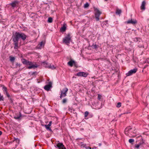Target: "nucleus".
<instances>
[{
  "instance_id": "1",
  "label": "nucleus",
  "mask_w": 149,
  "mask_h": 149,
  "mask_svg": "<svg viewBox=\"0 0 149 149\" xmlns=\"http://www.w3.org/2000/svg\"><path fill=\"white\" fill-rule=\"evenodd\" d=\"M27 37L24 33H22L16 32L15 33H13L12 39L14 42L15 49H17L18 47V41L20 39L24 41L26 39Z\"/></svg>"
},
{
  "instance_id": "2",
  "label": "nucleus",
  "mask_w": 149,
  "mask_h": 149,
  "mask_svg": "<svg viewBox=\"0 0 149 149\" xmlns=\"http://www.w3.org/2000/svg\"><path fill=\"white\" fill-rule=\"evenodd\" d=\"M22 62L24 65H29V66L27 67V68L29 69H31L32 68H37L38 66V65L36 63H32L31 62L29 61L24 58H23L22 59Z\"/></svg>"
},
{
  "instance_id": "3",
  "label": "nucleus",
  "mask_w": 149,
  "mask_h": 149,
  "mask_svg": "<svg viewBox=\"0 0 149 149\" xmlns=\"http://www.w3.org/2000/svg\"><path fill=\"white\" fill-rule=\"evenodd\" d=\"M71 40V37H70V34L68 33L66 36L64 38L63 40V42L66 44L68 45Z\"/></svg>"
},
{
  "instance_id": "4",
  "label": "nucleus",
  "mask_w": 149,
  "mask_h": 149,
  "mask_svg": "<svg viewBox=\"0 0 149 149\" xmlns=\"http://www.w3.org/2000/svg\"><path fill=\"white\" fill-rule=\"evenodd\" d=\"M95 13V18L96 21H98L99 20V17L101 14V12L97 8H94Z\"/></svg>"
},
{
  "instance_id": "5",
  "label": "nucleus",
  "mask_w": 149,
  "mask_h": 149,
  "mask_svg": "<svg viewBox=\"0 0 149 149\" xmlns=\"http://www.w3.org/2000/svg\"><path fill=\"white\" fill-rule=\"evenodd\" d=\"M137 70V68H134L130 70L126 74L127 76H129L132 75L133 74L135 73Z\"/></svg>"
},
{
  "instance_id": "6",
  "label": "nucleus",
  "mask_w": 149,
  "mask_h": 149,
  "mask_svg": "<svg viewBox=\"0 0 149 149\" xmlns=\"http://www.w3.org/2000/svg\"><path fill=\"white\" fill-rule=\"evenodd\" d=\"M19 2V1H17V0H15L12 3H10V5L13 8H14L18 5Z\"/></svg>"
},
{
  "instance_id": "7",
  "label": "nucleus",
  "mask_w": 149,
  "mask_h": 149,
  "mask_svg": "<svg viewBox=\"0 0 149 149\" xmlns=\"http://www.w3.org/2000/svg\"><path fill=\"white\" fill-rule=\"evenodd\" d=\"M52 82H49L48 84L45 85L44 87V89L47 91H49L50 88L52 87Z\"/></svg>"
},
{
  "instance_id": "8",
  "label": "nucleus",
  "mask_w": 149,
  "mask_h": 149,
  "mask_svg": "<svg viewBox=\"0 0 149 149\" xmlns=\"http://www.w3.org/2000/svg\"><path fill=\"white\" fill-rule=\"evenodd\" d=\"M88 74L87 73L85 72H79L77 73L76 75L78 76H82L84 77H87V76L88 75Z\"/></svg>"
},
{
  "instance_id": "9",
  "label": "nucleus",
  "mask_w": 149,
  "mask_h": 149,
  "mask_svg": "<svg viewBox=\"0 0 149 149\" xmlns=\"http://www.w3.org/2000/svg\"><path fill=\"white\" fill-rule=\"evenodd\" d=\"M132 129V128L130 127H126L125 131V134L127 136H129V134L131 132L130 131Z\"/></svg>"
},
{
  "instance_id": "10",
  "label": "nucleus",
  "mask_w": 149,
  "mask_h": 149,
  "mask_svg": "<svg viewBox=\"0 0 149 149\" xmlns=\"http://www.w3.org/2000/svg\"><path fill=\"white\" fill-rule=\"evenodd\" d=\"M57 146L59 149H66L62 143H59L57 145Z\"/></svg>"
},
{
  "instance_id": "11",
  "label": "nucleus",
  "mask_w": 149,
  "mask_h": 149,
  "mask_svg": "<svg viewBox=\"0 0 149 149\" xmlns=\"http://www.w3.org/2000/svg\"><path fill=\"white\" fill-rule=\"evenodd\" d=\"M146 2L145 1L142 2L141 5V9L142 10H144L145 9Z\"/></svg>"
},
{
  "instance_id": "12",
  "label": "nucleus",
  "mask_w": 149,
  "mask_h": 149,
  "mask_svg": "<svg viewBox=\"0 0 149 149\" xmlns=\"http://www.w3.org/2000/svg\"><path fill=\"white\" fill-rule=\"evenodd\" d=\"M127 24H136L137 22V21L136 20H135L133 21L132 19L131 20H129L127 22Z\"/></svg>"
},
{
  "instance_id": "13",
  "label": "nucleus",
  "mask_w": 149,
  "mask_h": 149,
  "mask_svg": "<svg viewBox=\"0 0 149 149\" xmlns=\"http://www.w3.org/2000/svg\"><path fill=\"white\" fill-rule=\"evenodd\" d=\"M75 63V61L71 59L70 60L68 63V64L71 67H72L73 65V63Z\"/></svg>"
},
{
  "instance_id": "14",
  "label": "nucleus",
  "mask_w": 149,
  "mask_h": 149,
  "mask_svg": "<svg viewBox=\"0 0 149 149\" xmlns=\"http://www.w3.org/2000/svg\"><path fill=\"white\" fill-rule=\"evenodd\" d=\"M66 24H63V26L61 27L60 29V30L61 32H65L66 29Z\"/></svg>"
},
{
  "instance_id": "15",
  "label": "nucleus",
  "mask_w": 149,
  "mask_h": 149,
  "mask_svg": "<svg viewBox=\"0 0 149 149\" xmlns=\"http://www.w3.org/2000/svg\"><path fill=\"white\" fill-rule=\"evenodd\" d=\"M19 116H18L17 115H16L14 117V118L15 119L18 120L20 119V118L22 117V115L20 112H19Z\"/></svg>"
},
{
  "instance_id": "16",
  "label": "nucleus",
  "mask_w": 149,
  "mask_h": 149,
  "mask_svg": "<svg viewBox=\"0 0 149 149\" xmlns=\"http://www.w3.org/2000/svg\"><path fill=\"white\" fill-rule=\"evenodd\" d=\"M142 40L141 39L139 38L136 37L134 38V41L136 42H140Z\"/></svg>"
},
{
  "instance_id": "17",
  "label": "nucleus",
  "mask_w": 149,
  "mask_h": 149,
  "mask_svg": "<svg viewBox=\"0 0 149 149\" xmlns=\"http://www.w3.org/2000/svg\"><path fill=\"white\" fill-rule=\"evenodd\" d=\"M122 12L121 10L117 8L116 9V13L117 15H120Z\"/></svg>"
},
{
  "instance_id": "18",
  "label": "nucleus",
  "mask_w": 149,
  "mask_h": 149,
  "mask_svg": "<svg viewBox=\"0 0 149 149\" xmlns=\"http://www.w3.org/2000/svg\"><path fill=\"white\" fill-rule=\"evenodd\" d=\"M68 91V89L65 88H63L62 90L61 91V92L63 93H67V91Z\"/></svg>"
},
{
  "instance_id": "19",
  "label": "nucleus",
  "mask_w": 149,
  "mask_h": 149,
  "mask_svg": "<svg viewBox=\"0 0 149 149\" xmlns=\"http://www.w3.org/2000/svg\"><path fill=\"white\" fill-rule=\"evenodd\" d=\"M66 93H63L61 92L60 98L61 99L62 97H64L66 96Z\"/></svg>"
},
{
  "instance_id": "20",
  "label": "nucleus",
  "mask_w": 149,
  "mask_h": 149,
  "mask_svg": "<svg viewBox=\"0 0 149 149\" xmlns=\"http://www.w3.org/2000/svg\"><path fill=\"white\" fill-rule=\"evenodd\" d=\"M9 58L10 61L12 63H13L15 59V58L14 57L10 56Z\"/></svg>"
},
{
  "instance_id": "21",
  "label": "nucleus",
  "mask_w": 149,
  "mask_h": 149,
  "mask_svg": "<svg viewBox=\"0 0 149 149\" xmlns=\"http://www.w3.org/2000/svg\"><path fill=\"white\" fill-rule=\"evenodd\" d=\"M144 143L143 141H142V143H139L138 144H136L135 145V147L136 148L138 149L140 146L141 145V144H143Z\"/></svg>"
},
{
  "instance_id": "22",
  "label": "nucleus",
  "mask_w": 149,
  "mask_h": 149,
  "mask_svg": "<svg viewBox=\"0 0 149 149\" xmlns=\"http://www.w3.org/2000/svg\"><path fill=\"white\" fill-rule=\"evenodd\" d=\"M98 47V45H97L96 44H93L91 46V47L95 49H96Z\"/></svg>"
},
{
  "instance_id": "23",
  "label": "nucleus",
  "mask_w": 149,
  "mask_h": 149,
  "mask_svg": "<svg viewBox=\"0 0 149 149\" xmlns=\"http://www.w3.org/2000/svg\"><path fill=\"white\" fill-rule=\"evenodd\" d=\"M29 73L32 75L35 76L37 75V72L36 71L33 72H29Z\"/></svg>"
},
{
  "instance_id": "24",
  "label": "nucleus",
  "mask_w": 149,
  "mask_h": 149,
  "mask_svg": "<svg viewBox=\"0 0 149 149\" xmlns=\"http://www.w3.org/2000/svg\"><path fill=\"white\" fill-rule=\"evenodd\" d=\"M4 100V98L3 97V95H1V94L0 93V101H3Z\"/></svg>"
},
{
  "instance_id": "25",
  "label": "nucleus",
  "mask_w": 149,
  "mask_h": 149,
  "mask_svg": "<svg viewBox=\"0 0 149 149\" xmlns=\"http://www.w3.org/2000/svg\"><path fill=\"white\" fill-rule=\"evenodd\" d=\"M134 142V140L133 139H130L129 140V142L131 143L132 144H133V143Z\"/></svg>"
},
{
  "instance_id": "26",
  "label": "nucleus",
  "mask_w": 149,
  "mask_h": 149,
  "mask_svg": "<svg viewBox=\"0 0 149 149\" xmlns=\"http://www.w3.org/2000/svg\"><path fill=\"white\" fill-rule=\"evenodd\" d=\"M52 22V18L51 17H49L48 18V22L49 23H51Z\"/></svg>"
},
{
  "instance_id": "27",
  "label": "nucleus",
  "mask_w": 149,
  "mask_h": 149,
  "mask_svg": "<svg viewBox=\"0 0 149 149\" xmlns=\"http://www.w3.org/2000/svg\"><path fill=\"white\" fill-rule=\"evenodd\" d=\"M43 45V41H42L40 42V43L38 45V46L39 45V46L38 47L39 48H41L42 47V45Z\"/></svg>"
},
{
  "instance_id": "28",
  "label": "nucleus",
  "mask_w": 149,
  "mask_h": 149,
  "mask_svg": "<svg viewBox=\"0 0 149 149\" xmlns=\"http://www.w3.org/2000/svg\"><path fill=\"white\" fill-rule=\"evenodd\" d=\"M14 141H16V142L19 143V140L18 138H14Z\"/></svg>"
},
{
  "instance_id": "29",
  "label": "nucleus",
  "mask_w": 149,
  "mask_h": 149,
  "mask_svg": "<svg viewBox=\"0 0 149 149\" xmlns=\"http://www.w3.org/2000/svg\"><path fill=\"white\" fill-rule=\"evenodd\" d=\"M67 99L66 98H64L62 101V103L63 104H65L67 102Z\"/></svg>"
},
{
  "instance_id": "30",
  "label": "nucleus",
  "mask_w": 149,
  "mask_h": 149,
  "mask_svg": "<svg viewBox=\"0 0 149 149\" xmlns=\"http://www.w3.org/2000/svg\"><path fill=\"white\" fill-rule=\"evenodd\" d=\"M3 91L4 92L6 93V92H7V89L6 87L4 86L3 87Z\"/></svg>"
},
{
  "instance_id": "31",
  "label": "nucleus",
  "mask_w": 149,
  "mask_h": 149,
  "mask_svg": "<svg viewBox=\"0 0 149 149\" xmlns=\"http://www.w3.org/2000/svg\"><path fill=\"white\" fill-rule=\"evenodd\" d=\"M89 6V4L88 3H86L84 5V8H86L88 7Z\"/></svg>"
},
{
  "instance_id": "32",
  "label": "nucleus",
  "mask_w": 149,
  "mask_h": 149,
  "mask_svg": "<svg viewBox=\"0 0 149 149\" xmlns=\"http://www.w3.org/2000/svg\"><path fill=\"white\" fill-rule=\"evenodd\" d=\"M121 103L120 102H119L117 103V107L119 108L121 106Z\"/></svg>"
},
{
  "instance_id": "33",
  "label": "nucleus",
  "mask_w": 149,
  "mask_h": 149,
  "mask_svg": "<svg viewBox=\"0 0 149 149\" xmlns=\"http://www.w3.org/2000/svg\"><path fill=\"white\" fill-rule=\"evenodd\" d=\"M88 111H86L84 113L85 117H86L88 115Z\"/></svg>"
},
{
  "instance_id": "34",
  "label": "nucleus",
  "mask_w": 149,
  "mask_h": 149,
  "mask_svg": "<svg viewBox=\"0 0 149 149\" xmlns=\"http://www.w3.org/2000/svg\"><path fill=\"white\" fill-rule=\"evenodd\" d=\"M45 126L47 130H48L50 128V126H48L47 125H45Z\"/></svg>"
},
{
  "instance_id": "35",
  "label": "nucleus",
  "mask_w": 149,
  "mask_h": 149,
  "mask_svg": "<svg viewBox=\"0 0 149 149\" xmlns=\"http://www.w3.org/2000/svg\"><path fill=\"white\" fill-rule=\"evenodd\" d=\"M49 68H51L52 69H54L55 68L54 67V65H50L49 66Z\"/></svg>"
},
{
  "instance_id": "36",
  "label": "nucleus",
  "mask_w": 149,
  "mask_h": 149,
  "mask_svg": "<svg viewBox=\"0 0 149 149\" xmlns=\"http://www.w3.org/2000/svg\"><path fill=\"white\" fill-rule=\"evenodd\" d=\"M6 95L8 97V98H9L10 97V95L7 92H6Z\"/></svg>"
},
{
  "instance_id": "37",
  "label": "nucleus",
  "mask_w": 149,
  "mask_h": 149,
  "mask_svg": "<svg viewBox=\"0 0 149 149\" xmlns=\"http://www.w3.org/2000/svg\"><path fill=\"white\" fill-rule=\"evenodd\" d=\"M73 65L75 67H77V63L76 62H75V63H73Z\"/></svg>"
},
{
  "instance_id": "38",
  "label": "nucleus",
  "mask_w": 149,
  "mask_h": 149,
  "mask_svg": "<svg viewBox=\"0 0 149 149\" xmlns=\"http://www.w3.org/2000/svg\"><path fill=\"white\" fill-rule=\"evenodd\" d=\"M21 65V64L19 63H17L16 64V67L17 68L18 66H19V67H20Z\"/></svg>"
},
{
  "instance_id": "39",
  "label": "nucleus",
  "mask_w": 149,
  "mask_h": 149,
  "mask_svg": "<svg viewBox=\"0 0 149 149\" xmlns=\"http://www.w3.org/2000/svg\"><path fill=\"white\" fill-rule=\"evenodd\" d=\"M101 95L100 94L98 95V96L97 97V99L98 100H100L101 99Z\"/></svg>"
},
{
  "instance_id": "40",
  "label": "nucleus",
  "mask_w": 149,
  "mask_h": 149,
  "mask_svg": "<svg viewBox=\"0 0 149 149\" xmlns=\"http://www.w3.org/2000/svg\"><path fill=\"white\" fill-rule=\"evenodd\" d=\"M9 99L10 100V102L11 103H13V100L10 97L9 98Z\"/></svg>"
},
{
  "instance_id": "41",
  "label": "nucleus",
  "mask_w": 149,
  "mask_h": 149,
  "mask_svg": "<svg viewBox=\"0 0 149 149\" xmlns=\"http://www.w3.org/2000/svg\"><path fill=\"white\" fill-rule=\"evenodd\" d=\"M81 146L84 148H86V144H82Z\"/></svg>"
},
{
  "instance_id": "42",
  "label": "nucleus",
  "mask_w": 149,
  "mask_h": 149,
  "mask_svg": "<svg viewBox=\"0 0 149 149\" xmlns=\"http://www.w3.org/2000/svg\"><path fill=\"white\" fill-rule=\"evenodd\" d=\"M52 121H50L49 122V124L48 125H48V126H50L52 125Z\"/></svg>"
},
{
  "instance_id": "43",
  "label": "nucleus",
  "mask_w": 149,
  "mask_h": 149,
  "mask_svg": "<svg viewBox=\"0 0 149 149\" xmlns=\"http://www.w3.org/2000/svg\"><path fill=\"white\" fill-rule=\"evenodd\" d=\"M48 130H49L50 132H53L52 130H51V129L50 128Z\"/></svg>"
},
{
  "instance_id": "44",
  "label": "nucleus",
  "mask_w": 149,
  "mask_h": 149,
  "mask_svg": "<svg viewBox=\"0 0 149 149\" xmlns=\"http://www.w3.org/2000/svg\"><path fill=\"white\" fill-rule=\"evenodd\" d=\"M138 137L140 138L141 139H142V137L141 136H138Z\"/></svg>"
},
{
  "instance_id": "45",
  "label": "nucleus",
  "mask_w": 149,
  "mask_h": 149,
  "mask_svg": "<svg viewBox=\"0 0 149 149\" xmlns=\"http://www.w3.org/2000/svg\"><path fill=\"white\" fill-rule=\"evenodd\" d=\"M2 132L1 131H0V136L2 134Z\"/></svg>"
},
{
  "instance_id": "46",
  "label": "nucleus",
  "mask_w": 149,
  "mask_h": 149,
  "mask_svg": "<svg viewBox=\"0 0 149 149\" xmlns=\"http://www.w3.org/2000/svg\"><path fill=\"white\" fill-rule=\"evenodd\" d=\"M98 145L99 146H100L101 145V143H99L98 144Z\"/></svg>"
},
{
  "instance_id": "47",
  "label": "nucleus",
  "mask_w": 149,
  "mask_h": 149,
  "mask_svg": "<svg viewBox=\"0 0 149 149\" xmlns=\"http://www.w3.org/2000/svg\"><path fill=\"white\" fill-rule=\"evenodd\" d=\"M88 149H91V148L89 147V146H88Z\"/></svg>"
},
{
  "instance_id": "48",
  "label": "nucleus",
  "mask_w": 149,
  "mask_h": 149,
  "mask_svg": "<svg viewBox=\"0 0 149 149\" xmlns=\"http://www.w3.org/2000/svg\"><path fill=\"white\" fill-rule=\"evenodd\" d=\"M86 148V149H88V146H86V148Z\"/></svg>"
},
{
  "instance_id": "49",
  "label": "nucleus",
  "mask_w": 149,
  "mask_h": 149,
  "mask_svg": "<svg viewBox=\"0 0 149 149\" xmlns=\"http://www.w3.org/2000/svg\"><path fill=\"white\" fill-rule=\"evenodd\" d=\"M114 131H115L114 130H112V132H114Z\"/></svg>"
},
{
  "instance_id": "50",
  "label": "nucleus",
  "mask_w": 149,
  "mask_h": 149,
  "mask_svg": "<svg viewBox=\"0 0 149 149\" xmlns=\"http://www.w3.org/2000/svg\"><path fill=\"white\" fill-rule=\"evenodd\" d=\"M121 116V115H119V117H120Z\"/></svg>"
},
{
  "instance_id": "51",
  "label": "nucleus",
  "mask_w": 149,
  "mask_h": 149,
  "mask_svg": "<svg viewBox=\"0 0 149 149\" xmlns=\"http://www.w3.org/2000/svg\"><path fill=\"white\" fill-rule=\"evenodd\" d=\"M135 136H133V137H134Z\"/></svg>"
},
{
  "instance_id": "52",
  "label": "nucleus",
  "mask_w": 149,
  "mask_h": 149,
  "mask_svg": "<svg viewBox=\"0 0 149 149\" xmlns=\"http://www.w3.org/2000/svg\"><path fill=\"white\" fill-rule=\"evenodd\" d=\"M105 1H107V0H105Z\"/></svg>"
},
{
  "instance_id": "53",
  "label": "nucleus",
  "mask_w": 149,
  "mask_h": 149,
  "mask_svg": "<svg viewBox=\"0 0 149 149\" xmlns=\"http://www.w3.org/2000/svg\"><path fill=\"white\" fill-rule=\"evenodd\" d=\"M94 148H96V147H94Z\"/></svg>"
}]
</instances>
